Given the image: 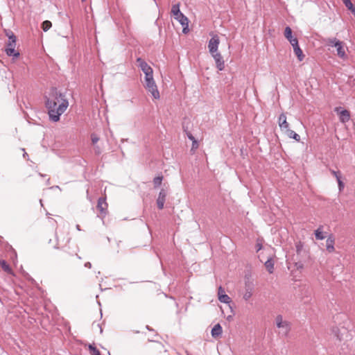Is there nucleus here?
Masks as SVG:
<instances>
[{
    "mask_svg": "<svg viewBox=\"0 0 355 355\" xmlns=\"http://www.w3.org/2000/svg\"><path fill=\"white\" fill-rule=\"evenodd\" d=\"M278 124L282 130L285 132L289 129V123L286 121V116L285 114L282 113L279 115L278 119Z\"/></svg>",
    "mask_w": 355,
    "mask_h": 355,
    "instance_id": "13",
    "label": "nucleus"
},
{
    "mask_svg": "<svg viewBox=\"0 0 355 355\" xmlns=\"http://www.w3.org/2000/svg\"><path fill=\"white\" fill-rule=\"evenodd\" d=\"M97 209L100 211L101 214L103 215V216H105L107 209V203L106 202L105 198H98Z\"/></svg>",
    "mask_w": 355,
    "mask_h": 355,
    "instance_id": "12",
    "label": "nucleus"
},
{
    "mask_svg": "<svg viewBox=\"0 0 355 355\" xmlns=\"http://www.w3.org/2000/svg\"><path fill=\"white\" fill-rule=\"evenodd\" d=\"M86 0H82V1H85Z\"/></svg>",
    "mask_w": 355,
    "mask_h": 355,
    "instance_id": "46",
    "label": "nucleus"
},
{
    "mask_svg": "<svg viewBox=\"0 0 355 355\" xmlns=\"http://www.w3.org/2000/svg\"><path fill=\"white\" fill-rule=\"evenodd\" d=\"M343 2L347 7V8L351 12H352V10L355 9V7L354 6L353 3L350 0H343Z\"/></svg>",
    "mask_w": 355,
    "mask_h": 355,
    "instance_id": "26",
    "label": "nucleus"
},
{
    "mask_svg": "<svg viewBox=\"0 0 355 355\" xmlns=\"http://www.w3.org/2000/svg\"><path fill=\"white\" fill-rule=\"evenodd\" d=\"M5 35L8 37V39L12 37H15L16 36L13 33V32L10 30H4Z\"/></svg>",
    "mask_w": 355,
    "mask_h": 355,
    "instance_id": "30",
    "label": "nucleus"
},
{
    "mask_svg": "<svg viewBox=\"0 0 355 355\" xmlns=\"http://www.w3.org/2000/svg\"><path fill=\"white\" fill-rule=\"evenodd\" d=\"M340 107H336L335 112L339 115V119L342 123H346L350 119L349 112L347 110H340Z\"/></svg>",
    "mask_w": 355,
    "mask_h": 355,
    "instance_id": "9",
    "label": "nucleus"
},
{
    "mask_svg": "<svg viewBox=\"0 0 355 355\" xmlns=\"http://www.w3.org/2000/svg\"><path fill=\"white\" fill-rule=\"evenodd\" d=\"M335 47L336 48L338 56L341 58H345L346 57V53L343 42L340 41L336 42Z\"/></svg>",
    "mask_w": 355,
    "mask_h": 355,
    "instance_id": "15",
    "label": "nucleus"
},
{
    "mask_svg": "<svg viewBox=\"0 0 355 355\" xmlns=\"http://www.w3.org/2000/svg\"><path fill=\"white\" fill-rule=\"evenodd\" d=\"M222 327L220 324H216L211 329V336L214 338H216L221 335L222 334Z\"/></svg>",
    "mask_w": 355,
    "mask_h": 355,
    "instance_id": "18",
    "label": "nucleus"
},
{
    "mask_svg": "<svg viewBox=\"0 0 355 355\" xmlns=\"http://www.w3.org/2000/svg\"><path fill=\"white\" fill-rule=\"evenodd\" d=\"M137 62L144 73L153 71V69L141 58L137 59Z\"/></svg>",
    "mask_w": 355,
    "mask_h": 355,
    "instance_id": "14",
    "label": "nucleus"
},
{
    "mask_svg": "<svg viewBox=\"0 0 355 355\" xmlns=\"http://www.w3.org/2000/svg\"><path fill=\"white\" fill-rule=\"evenodd\" d=\"M265 267L269 273H272L274 270V262L272 259H268L264 263Z\"/></svg>",
    "mask_w": 355,
    "mask_h": 355,
    "instance_id": "20",
    "label": "nucleus"
},
{
    "mask_svg": "<svg viewBox=\"0 0 355 355\" xmlns=\"http://www.w3.org/2000/svg\"><path fill=\"white\" fill-rule=\"evenodd\" d=\"M257 250H260L262 248V245L260 243L257 244Z\"/></svg>",
    "mask_w": 355,
    "mask_h": 355,
    "instance_id": "40",
    "label": "nucleus"
},
{
    "mask_svg": "<svg viewBox=\"0 0 355 355\" xmlns=\"http://www.w3.org/2000/svg\"><path fill=\"white\" fill-rule=\"evenodd\" d=\"M91 139H92V141L93 144H96L99 140L98 137L95 134H92L91 135Z\"/></svg>",
    "mask_w": 355,
    "mask_h": 355,
    "instance_id": "32",
    "label": "nucleus"
},
{
    "mask_svg": "<svg viewBox=\"0 0 355 355\" xmlns=\"http://www.w3.org/2000/svg\"><path fill=\"white\" fill-rule=\"evenodd\" d=\"M17 43V37H12L8 40L6 43V47L5 49V52L8 56H13L15 58H18L19 56V53L15 50V46Z\"/></svg>",
    "mask_w": 355,
    "mask_h": 355,
    "instance_id": "4",
    "label": "nucleus"
},
{
    "mask_svg": "<svg viewBox=\"0 0 355 355\" xmlns=\"http://www.w3.org/2000/svg\"><path fill=\"white\" fill-rule=\"evenodd\" d=\"M225 290L224 288H222V286H219L218 289V296H221V295H225Z\"/></svg>",
    "mask_w": 355,
    "mask_h": 355,
    "instance_id": "35",
    "label": "nucleus"
},
{
    "mask_svg": "<svg viewBox=\"0 0 355 355\" xmlns=\"http://www.w3.org/2000/svg\"><path fill=\"white\" fill-rule=\"evenodd\" d=\"M286 134L290 138L294 139L295 140L299 141L300 140V136L297 134L293 130L288 129L286 131Z\"/></svg>",
    "mask_w": 355,
    "mask_h": 355,
    "instance_id": "19",
    "label": "nucleus"
},
{
    "mask_svg": "<svg viewBox=\"0 0 355 355\" xmlns=\"http://www.w3.org/2000/svg\"><path fill=\"white\" fill-rule=\"evenodd\" d=\"M0 266L5 272L9 274L12 272V269L10 268V266L6 263V261L0 260Z\"/></svg>",
    "mask_w": 355,
    "mask_h": 355,
    "instance_id": "22",
    "label": "nucleus"
},
{
    "mask_svg": "<svg viewBox=\"0 0 355 355\" xmlns=\"http://www.w3.org/2000/svg\"><path fill=\"white\" fill-rule=\"evenodd\" d=\"M162 180H163V176L162 175L155 177L153 179L154 187L155 188L159 187L161 185V184H162Z\"/></svg>",
    "mask_w": 355,
    "mask_h": 355,
    "instance_id": "25",
    "label": "nucleus"
},
{
    "mask_svg": "<svg viewBox=\"0 0 355 355\" xmlns=\"http://www.w3.org/2000/svg\"><path fill=\"white\" fill-rule=\"evenodd\" d=\"M284 36L289 41L291 44H293V40H297L292 36V30L289 26H286L284 31Z\"/></svg>",
    "mask_w": 355,
    "mask_h": 355,
    "instance_id": "17",
    "label": "nucleus"
},
{
    "mask_svg": "<svg viewBox=\"0 0 355 355\" xmlns=\"http://www.w3.org/2000/svg\"><path fill=\"white\" fill-rule=\"evenodd\" d=\"M59 189L60 191H61V188L59 187V186H53V187H50V189Z\"/></svg>",
    "mask_w": 355,
    "mask_h": 355,
    "instance_id": "39",
    "label": "nucleus"
},
{
    "mask_svg": "<svg viewBox=\"0 0 355 355\" xmlns=\"http://www.w3.org/2000/svg\"><path fill=\"white\" fill-rule=\"evenodd\" d=\"M96 153L99 154L100 153V150L98 149V150H96Z\"/></svg>",
    "mask_w": 355,
    "mask_h": 355,
    "instance_id": "45",
    "label": "nucleus"
},
{
    "mask_svg": "<svg viewBox=\"0 0 355 355\" xmlns=\"http://www.w3.org/2000/svg\"><path fill=\"white\" fill-rule=\"evenodd\" d=\"M187 137L190 140L192 141V142L196 140L195 137L191 133H188Z\"/></svg>",
    "mask_w": 355,
    "mask_h": 355,
    "instance_id": "37",
    "label": "nucleus"
},
{
    "mask_svg": "<svg viewBox=\"0 0 355 355\" xmlns=\"http://www.w3.org/2000/svg\"><path fill=\"white\" fill-rule=\"evenodd\" d=\"M144 85L146 90L151 94L155 99H159L160 98L159 92L157 89V87L154 79L145 81Z\"/></svg>",
    "mask_w": 355,
    "mask_h": 355,
    "instance_id": "5",
    "label": "nucleus"
},
{
    "mask_svg": "<svg viewBox=\"0 0 355 355\" xmlns=\"http://www.w3.org/2000/svg\"><path fill=\"white\" fill-rule=\"evenodd\" d=\"M85 266L86 268H91V267H92V264H91V263H90V262H87V263H85Z\"/></svg>",
    "mask_w": 355,
    "mask_h": 355,
    "instance_id": "38",
    "label": "nucleus"
},
{
    "mask_svg": "<svg viewBox=\"0 0 355 355\" xmlns=\"http://www.w3.org/2000/svg\"><path fill=\"white\" fill-rule=\"evenodd\" d=\"M254 291V286L253 282L250 281L245 282V288L243 293V299L248 302L253 295Z\"/></svg>",
    "mask_w": 355,
    "mask_h": 355,
    "instance_id": "6",
    "label": "nucleus"
},
{
    "mask_svg": "<svg viewBox=\"0 0 355 355\" xmlns=\"http://www.w3.org/2000/svg\"><path fill=\"white\" fill-rule=\"evenodd\" d=\"M46 184H50V179H48L47 181H46Z\"/></svg>",
    "mask_w": 355,
    "mask_h": 355,
    "instance_id": "42",
    "label": "nucleus"
},
{
    "mask_svg": "<svg viewBox=\"0 0 355 355\" xmlns=\"http://www.w3.org/2000/svg\"><path fill=\"white\" fill-rule=\"evenodd\" d=\"M24 157H26V156H28L27 153H24V155H23Z\"/></svg>",
    "mask_w": 355,
    "mask_h": 355,
    "instance_id": "43",
    "label": "nucleus"
},
{
    "mask_svg": "<svg viewBox=\"0 0 355 355\" xmlns=\"http://www.w3.org/2000/svg\"><path fill=\"white\" fill-rule=\"evenodd\" d=\"M335 239L332 236H329L326 241V248L329 252L334 251Z\"/></svg>",
    "mask_w": 355,
    "mask_h": 355,
    "instance_id": "16",
    "label": "nucleus"
},
{
    "mask_svg": "<svg viewBox=\"0 0 355 355\" xmlns=\"http://www.w3.org/2000/svg\"><path fill=\"white\" fill-rule=\"evenodd\" d=\"M45 105L51 121L57 122L60 116L65 112L69 106V102L64 95L59 92L57 89L51 88L45 96Z\"/></svg>",
    "mask_w": 355,
    "mask_h": 355,
    "instance_id": "1",
    "label": "nucleus"
},
{
    "mask_svg": "<svg viewBox=\"0 0 355 355\" xmlns=\"http://www.w3.org/2000/svg\"><path fill=\"white\" fill-rule=\"evenodd\" d=\"M171 13L174 16L175 19H176L181 25H187L189 23L188 18L181 12L180 10V3L173 5L171 8Z\"/></svg>",
    "mask_w": 355,
    "mask_h": 355,
    "instance_id": "2",
    "label": "nucleus"
},
{
    "mask_svg": "<svg viewBox=\"0 0 355 355\" xmlns=\"http://www.w3.org/2000/svg\"><path fill=\"white\" fill-rule=\"evenodd\" d=\"M330 171L331 174L336 178V180L341 178V174L340 171H336L334 170H331Z\"/></svg>",
    "mask_w": 355,
    "mask_h": 355,
    "instance_id": "31",
    "label": "nucleus"
},
{
    "mask_svg": "<svg viewBox=\"0 0 355 355\" xmlns=\"http://www.w3.org/2000/svg\"><path fill=\"white\" fill-rule=\"evenodd\" d=\"M337 182H338L339 190L342 191L344 189V187H345L344 183L341 180V178L339 179V180H337Z\"/></svg>",
    "mask_w": 355,
    "mask_h": 355,
    "instance_id": "34",
    "label": "nucleus"
},
{
    "mask_svg": "<svg viewBox=\"0 0 355 355\" xmlns=\"http://www.w3.org/2000/svg\"><path fill=\"white\" fill-rule=\"evenodd\" d=\"M198 148V144L196 139L192 142L191 151L195 152V150Z\"/></svg>",
    "mask_w": 355,
    "mask_h": 355,
    "instance_id": "33",
    "label": "nucleus"
},
{
    "mask_svg": "<svg viewBox=\"0 0 355 355\" xmlns=\"http://www.w3.org/2000/svg\"><path fill=\"white\" fill-rule=\"evenodd\" d=\"M340 40H338L336 38H328L327 40V44L329 46H334L335 47V43L338 42Z\"/></svg>",
    "mask_w": 355,
    "mask_h": 355,
    "instance_id": "28",
    "label": "nucleus"
},
{
    "mask_svg": "<svg viewBox=\"0 0 355 355\" xmlns=\"http://www.w3.org/2000/svg\"><path fill=\"white\" fill-rule=\"evenodd\" d=\"M144 82L153 80V71L151 72L145 73Z\"/></svg>",
    "mask_w": 355,
    "mask_h": 355,
    "instance_id": "29",
    "label": "nucleus"
},
{
    "mask_svg": "<svg viewBox=\"0 0 355 355\" xmlns=\"http://www.w3.org/2000/svg\"><path fill=\"white\" fill-rule=\"evenodd\" d=\"M183 26V33H187L188 32V26H189V23L187 24V25H182Z\"/></svg>",
    "mask_w": 355,
    "mask_h": 355,
    "instance_id": "36",
    "label": "nucleus"
},
{
    "mask_svg": "<svg viewBox=\"0 0 355 355\" xmlns=\"http://www.w3.org/2000/svg\"><path fill=\"white\" fill-rule=\"evenodd\" d=\"M275 323L277 327L280 329L279 334L283 336H287L291 330L290 323L286 320H284L281 315H278L276 317Z\"/></svg>",
    "mask_w": 355,
    "mask_h": 355,
    "instance_id": "3",
    "label": "nucleus"
},
{
    "mask_svg": "<svg viewBox=\"0 0 355 355\" xmlns=\"http://www.w3.org/2000/svg\"><path fill=\"white\" fill-rule=\"evenodd\" d=\"M220 44V39L217 35H214L209 41L208 49L211 53L218 52V46Z\"/></svg>",
    "mask_w": 355,
    "mask_h": 355,
    "instance_id": "7",
    "label": "nucleus"
},
{
    "mask_svg": "<svg viewBox=\"0 0 355 355\" xmlns=\"http://www.w3.org/2000/svg\"><path fill=\"white\" fill-rule=\"evenodd\" d=\"M211 55L215 60L217 69L219 71L223 70L225 68V62L221 54L219 52H216L214 53H211Z\"/></svg>",
    "mask_w": 355,
    "mask_h": 355,
    "instance_id": "8",
    "label": "nucleus"
},
{
    "mask_svg": "<svg viewBox=\"0 0 355 355\" xmlns=\"http://www.w3.org/2000/svg\"><path fill=\"white\" fill-rule=\"evenodd\" d=\"M218 300L220 302L225 303V304H230L231 302L230 297L226 294L221 295V296H219Z\"/></svg>",
    "mask_w": 355,
    "mask_h": 355,
    "instance_id": "24",
    "label": "nucleus"
},
{
    "mask_svg": "<svg viewBox=\"0 0 355 355\" xmlns=\"http://www.w3.org/2000/svg\"><path fill=\"white\" fill-rule=\"evenodd\" d=\"M293 44H292V46L293 48V51L296 56L297 57L299 61H302L304 55L302 53V51L300 48V46L298 44V40H293Z\"/></svg>",
    "mask_w": 355,
    "mask_h": 355,
    "instance_id": "11",
    "label": "nucleus"
},
{
    "mask_svg": "<svg viewBox=\"0 0 355 355\" xmlns=\"http://www.w3.org/2000/svg\"><path fill=\"white\" fill-rule=\"evenodd\" d=\"M352 13L354 14V15L355 16V9H354V10H352Z\"/></svg>",
    "mask_w": 355,
    "mask_h": 355,
    "instance_id": "44",
    "label": "nucleus"
},
{
    "mask_svg": "<svg viewBox=\"0 0 355 355\" xmlns=\"http://www.w3.org/2000/svg\"><path fill=\"white\" fill-rule=\"evenodd\" d=\"M315 238L318 240H322L325 238V236L324 234V232L322 231V226L319 227L315 231Z\"/></svg>",
    "mask_w": 355,
    "mask_h": 355,
    "instance_id": "21",
    "label": "nucleus"
},
{
    "mask_svg": "<svg viewBox=\"0 0 355 355\" xmlns=\"http://www.w3.org/2000/svg\"><path fill=\"white\" fill-rule=\"evenodd\" d=\"M89 349L90 350L91 355H101L99 350L97 349L94 346L92 345H89Z\"/></svg>",
    "mask_w": 355,
    "mask_h": 355,
    "instance_id": "27",
    "label": "nucleus"
},
{
    "mask_svg": "<svg viewBox=\"0 0 355 355\" xmlns=\"http://www.w3.org/2000/svg\"><path fill=\"white\" fill-rule=\"evenodd\" d=\"M166 196V191L164 189H161L157 199V205L159 209H162L164 208Z\"/></svg>",
    "mask_w": 355,
    "mask_h": 355,
    "instance_id": "10",
    "label": "nucleus"
},
{
    "mask_svg": "<svg viewBox=\"0 0 355 355\" xmlns=\"http://www.w3.org/2000/svg\"><path fill=\"white\" fill-rule=\"evenodd\" d=\"M76 228H77V230H80V225H76Z\"/></svg>",
    "mask_w": 355,
    "mask_h": 355,
    "instance_id": "41",
    "label": "nucleus"
},
{
    "mask_svg": "<svg viewBox=\"0 0 355 355\" xmlns=\"http://www.w3.org/2000/svg\"><path fill=\"white\" fill-rule=\"evenodd\" d=\"M51 26H52V24L49 20H46V21H43L42 24V28L44 32H46L47 31H49Z\"/></svg>",
    "mask_w": 355,
    "mask_h": 355,
    "instance_id": "23",
    "label": "nucleus"
}]
</instances>
